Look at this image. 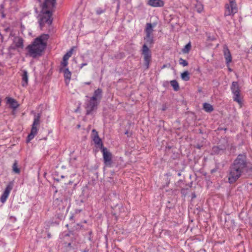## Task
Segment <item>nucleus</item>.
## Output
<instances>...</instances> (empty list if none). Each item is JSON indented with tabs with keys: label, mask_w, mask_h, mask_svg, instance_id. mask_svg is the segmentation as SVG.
Segmentation results:
<instances>
[{
	"label": "nucleus",
	"mask_w": 252,
	"mask_h": 252,
	"mask_svg": "<svg viewBox=\"0 0 252 252\" xmlns=\"http://www.w3.org/2000/svg\"><path fill=\"white\" fill-rule=\"evenodd\" d=\"M242 176L252 177V163L246 153L239 154L231 163L227 174L228 183L233 184Z\"/></svg>",
	"instance_id": "obj_1"
},
{
	"label": "nucleus",
	"mask_w": 252,
	"mask_h": 252,
	"mask_svg": "<svg viewBox=\"0 0 252 252\" xmlns=\"http://www.w3.org/2000/svg\"><path fill=\"white\" fill-rule=\"evenodd\" d=\"M153 25L152 23H147L144 30L145 36H144V43L141 49V54L143 56V66L145 69H149L150 63L152 60V53L150 48L152 47L155 43L153 34Z\"/></svg>",
	"instance_id": "obj_2"
},
{
	"label": "nucleus",
	"mask_w": 252,
	"mask_h": 252,
	"mask_svg": "<svg viewBox=\"0 0 252 252\" xmlns=\"http://www.w3.org/2000/svg\"><path fill=\"white\" fill-rule=\"evenodd\" d=\"M49 37V34L43 33L34 38L25 48L27 51L26 57H30L33 59L41 57L46 49Z\"/></svg>",
	"instance_id": "obj_3"
},
{
	"label": "nucleus",
	"mask_w": 252,
	"mask_h": 252,
	"mask_svg": "<svg viewBox=\"0 0 252 252\" xmlns=\"http://www.w3.org/2000/svg\"><path fill=\"white\" fill-rule=\"evenodd\" d=\"M92 133L94 135L93 141L94 144L97 146V147L100 149L102 153L104 167H112L115 166L118 167L119 164L113 161L112 154L109 150L104 146L102 139L98 136V132L95 129H93ZM104 169H105V167H104Z\"/></svg>",
	"instance_id": "obj_4"
},
{
	"label": "nucleus",
	"mask_w": 252,
	"mask_h": 252,
	"mask_svg": "<svg viewBox=\"0 0 252 252\" xmlns=\"http://www.w3.org/2000/svg\"><path fill=\"white\" fill-rule=\"evenodd\" d=\"M77 184H74L70 189H69L66 192L63 194L62 197L57 198L54 201L55 205L57 206V209L63 211L68 212L71 206V196L73 193V190L75 189Z\"/></svg>",
	"instance_id": "obj_5"
},
{
	"label": "nucleus",
	"mask_w": 252,
	"mask_h": 252,
	"mask_svg": "<svg viewBox=\"0 0 252 252\" xmlns=\"http://www.w3.org/2000/svg\"><path fill=\"white\" fill-rule=\"evenodd\" d=\"M102 90L100 88H98L95 90L93 95L90 99L85 103V109L86 111V115H93L94 112L97 109V106L99 103L100 100L102 98Z\"/></svg>",
	"instance_id": "obj_6"
},
{
	"label": "nucleus",
	"mask_w": 252,
	"mask_h": 252,
	"mask_svg": "<svg viewBox=\"0 0 252 252\" xmlns=\"http://www.w3.org/2000/svg\"><path fill=\"white\" fill-rule=\"evenodd\" d=\"M89 195L88 186L86 185L82 188V192L79 196L75 199L76 204L79 206H82L87 201Z\"/></svg>",
	"instance_id": "obj_7"
},
{
	"label": "nucleus",
	"mask_w": 252,
	"mask_h": 252,
	"mask_svg": "<svg viewBox=\"0 0 252 252\" xmlns=\"http://www.w3.org/2000/svg\"><path fill=\"white\" fill-rule=\"evenodd\" d=\"M229 4L225 5V10L224 16L234 15L238 12L237 5L236 0H229Z\"/></svg>",
	"instance_id": "obj_8"
},
{
	"label": "nucleus",
	"mask_w": 252,
	"mask_h": 252,
	"mask_svg": "<svg viewBox=\"0 0 252 252\" xmlns=\"http://www.w3.org/2000/svg\"><path fill=\"white\" fill-rule=\"evenodd\" d=\"M14 185V181L12 180L8 182V184L6 185L5 189H4L3 192H2L0 197V201L4 203L6 202L7 198L9 196L10 192L11 190L12 189L13 186Z\"/></svg>",
	"instance_id": "obj_9"
},
{
	"label": "nucleus",
	"mask_w": 252,
	"mask_h": 252,
	"mask_svg": "<svg viewBox=\"0 0 252 252\" xmlns=\"http://www.w3.org/2000/svg\"><path fill=\"white\" fill-rule=\"evenodd\" d=\"M41 12L43 14L47 15L48 17H46V16H43L41 18V21H43V22L47 23L49 25H50L52 24L53 22V19L51 18L53 11L52 9H43L42 8Z\"/></svg>",
	"instance_id": "obj_10"
},
{
	"label": "nucleus",
	"mask_w": 252,
	"mask_h": 252,
	"mask_svg": "<svg viewBox=\"0 0 252 252\" xmlns=\"http://www.w3.org/2000/svg\"><path fill=\"white\" fill-rule=\"evenodd\" d=\"M112 211H111V214L112 216L115 217V220L116 221H117L118 220V213L116 212V211L117 210H119V213H120L123 211H124V208L123 207V204L120 203H117L116 204H113V205L111 206Z\"/></svg>",
	"instance_id": "obj_11"
},
{
	"label": "nucleus",
	"mask_w": 252,
	"mask_h": 252,
	"mask_svg": "<svg viewBox=\"0 0 252 252\" xmlns=\"http://www.w3.org/2000/svg\"><path fill=\"white\" fill-rule=\"evenodd\" d=\"M57 0H44V1L42 3L41 7L43 9H54L56 8L57 4Z\"/></svg>",
	"instance_id": "obj_12"
},
{
	"label": "nucleus",
	"mask_w": 252,
	"mask_h": 252,
	"mask_svg": "<svg viewBox=\"0 0 252 252\" xmlns=\"http://www.w3.org/2000/svg\"><path fill=\"white\" fill-rule=\"evenodd\" d=\"M74 46L72 47L69 51H68L66 54L63 56V61L61 63V64L63 66L65 67L68 64V60L71 56Z\"/></svg>",
	"instance_id": "obj_13"
},
{
	"label": "nucleus",
	"mask_w": 252,
	"mask_h": 252,
	"mask_svg": "<svg viewBox=\"0 0 252 252\" xmlns=\"http://www.w3.org/2000/svg\"><path fill=\"white\" fill-rule=\"evenodd\" d=\"M37 127H32L30 132L28 134L26 142L27 143H29L30 141L33 139L34 136L37 134L38 132Z\"/></svg>",
	"instance_id": "obj_14"
},
{
	"label": "nucleus",
	"mask_w": 252,
	"mask_h": 252,
	"mask_svg": "<svg viewBox=\"0 0 252 252\" xmlns=\"http://www.w3.org/2000/svg\"><path fill=\"white\" fill-rule=\"evenodd\" d=\"M6 103L9 105V107L13 110L16 109L19 106L18 102L12 97H6Z\"/></svg>",
	"instance_id": "obj_15"
},
{
	"label": "nucleus",
	"mask_w": 252,
	"mask_h": 252,
	"mask_svg": "<svg viewBox=\"0 0 252 252\" xmlns=\"http://www.w3.org/2000/svg\"><path fill=\"white\" fill-rule=\"evenodd\" d=\"M13 43L15 45V47H17L18 48L23 49L24 47V40L20 36L14 37Z\"/></svg>",
	"instance_id": "obj_16"
},
{
	"label": "nucleus",
	"mask_w": 252,
	"mask_h": 252,
	"mask_svg": "<svg viewBox=\"0 0 252 252\" xmlns=\"http://www.w3.org/2000/svg\"><path fill=\"white\" fill-rule=\"evenodd\" d=\"M217 146L220 147L225 153L227 147L228 146L227 139L226 138H221L219 140Z\"/></svg>",
	"instance_id": "obj_17"
},
{
	"label": "nucleus",
	"mask_w": 252,
	"mask_h": 252,
	"mask_svg": "<svg viewBox=\"0 0 252 252\" xmlns=\"http://www.w3.org/2000/svg\"><path fill=\"white\" fill-rule=\"evenodd\" d=\"M162 0H149L147 4L152 7H162L164 5Z\"/></svg>",
	"instance_id": "obj_18"
},
{
	"label": "nucleus",
	"mask_w": 252,
	"mask_h": 252,
	"mask_svg": "<svg viewBox=\"0 0 252 252\" xmlns=\"http://www.w3.org/2000/svg\"><path fill=\"white\" fill-rule=\"evenodd\" d=\"M176 202L173 199H171L170 200H168L166 205V209L165 210V212L166 214H169L170 212V209H173L175 207Z\"/></svg>",
	"instance_id": "obj_19"
},
{
	"label": "nucleus",
	"mask_w": 252,
	"mask_h": 252,
	"mask_svg": "<svg viewBox=\"0 0 252 252\" xmlns=\"http://www.w3.org/2000/svg\"><path fill=\"white\" fill-rule=\"evenodd\" d=\"M175 171L178 172L177 175L178 176H181V172L184 169V165L181 161H179L175 162Z\"/></svg>",
	"instance_id": "obj_20"
},
{
	"label": "nucleus",
	"mask_w": 252,
	"mask_h": 252,
	"mask_svg": "<svg viewBox=\"0 0 252 252\" xmlns=\"http://www.w3.org/2000/svg\"><path fill=\"white\" fill-rule=\"evenodd\" d=\"M67 212H63V211L61 210H57L55 215V219H59L61 221L65 219V216Z\"/></svg>",
	"instance_id": "obj_21"
},
{
	"label": "nucleus",
	"mask_w": 252,
	"mask_h": 252,
	"mask_svg": "<svg viewBox=\"0 0 252 252\" xmlns=\"http://www.w3.org/2000/svg\"><path fill=\"white\" fill-rule=\"evenodd\" d=\"M224 152L221 150V149L218 147V146L216 145L213 146L211 150V155H221L224 154Z\"/></svg>",
	"instance_id": "obj_22"
},
{
	"label": "nucleus",
	"mask_w": 252,
	"mask_h": 252,
	"mask_svg": "<svg viewBox=\"0 0 252 252\" xmlns=\"http://www.w3.org/2000/svg\"><path fill=\"white\" fill-rule=\"evenodd\" d=\"M224 56L226 60V64L227 66H228L229 63L232 62V57L227 48H226V50H224Z\"/></svg>",
	"instance_id": "obj_23"
},
{
	"label": "nucleus",
	"mask_w": 252,
	"mask_h": 252,
	"mask_svg": "<svg viewBox=\"0 0 252 252\" xmlns=\"http://www.w3.org/2000/svg\"><path fill=\"white\" fill-rule=\"evenodd\" d=\"M63 72L65 82L66 84H68L71 79V73L68 68H65L63 70Z\"/></svg>",
	"instance_id": "obj_24"
},
{
	"label": "nucleus",
	"mask_w": 252,
	"mask_h": 252,
	"mask_svg": "<svg viewBox=\"0 0 252 252\" xmlns=\"http://www.w3.org/2000/svg\"><path fill=\"white\" fill-rule=\"evenodd\" d=\"M230 89L232 93H236L241 91L238 82L237 81H233L232 83Z\"/></svg>",
	"instance_id": "obj_25"
},
{
	"label": "nucleus",
	"mask_w": 252,
	"mask_h": 252,
	"mask_svg": "<svg viewBox=\"0 0 252 252\" xmlns=\"http://www.w3.org/2000/svg\"><path fill=\"white\" fill-rule=\"evenodd\" d=\"M28 83V72L24 70L23 71L22 74V86L23 87H26L27 86Z\"/></svg>",
	"instance_id": "obj_26"
},
{
	"label": "nucleus",
	"mask_w": 252,
	"mask_h": 252,
	"mask_svg": "<svg viewBox=\"0 0 252 252\" xmlns=\"http://www.w3.org/2000/svg\"><path fill=\"white\" fill-rule=\"evenodd\" d=\"M12 171L13 173L17 174H20L21 172L20 168L18 166V162L17 160H15L12 166Z\"/></svg>",
	"instance_id": "obj_27"
},
{
	"label": "nucleus",
	"mask_w": 252,
	"mask_h": 252,
	"mask_svg": "<svg viewBox=\"0 0 252 252\" xmlns=\"http://www.w3.org/2000/svg\"><path fill=\"white\" fill-rule=\"evenodd\" d=\"M233 94V99L234 101L237 102L240 105H242V101L241 97L240 92L232 93Z\"/></svg>",
	"instance_id": "obj_28"
},
{
	"label": "nucleus",
	"mask_w": 252,
	"mask_h": 252,
	"mask_svg": "<svg viewBox=\"0 0 252 252\" xmlns=\"http://www.w3.org/2000/svg\"><path fill=\"white\" fill-rule=\"evenodd\" d=\"M203 109L206 112L210 113L214 110L213 106L210 103L205 102L203 104Z\"/></svg>",
	"instance_id": "obj_29"
},
{
	"label": "nucleus",
	"mask_w": 252,
	"mask_h": 252,
	"mask_svg": "<svg viewBox=\"0 0 252 252\" xmlns=\"http://www.w3.org/2000/svg\"><path fill=\"white\" fill-rule=\"evenodd\" d=\"M182 79L185 81H188L189 80V73L188 71H185L181 74Z\"/></svg>",
	"instance_id": "obj_30"
},
{
	"label": "nucleus",
	"mask_w": 252,
	"mask_h": 252,
	"mask_svg": "<svg viewBox=\"0 0 252 252\" xmlns=\"http://www.w3.org/2000/svg\"><path fill=\"white\" fill-rule=\"evenodd\" d=\"M170 83L175 91H178L179 90L180 87L179 83L176 80H172Z\"/></svg>",
	"instance_id": "obj_31"
},
{
	"label": "nucleus",
	"mask_w": 252,
	"mask_h": 252,
	"mask_svg": "<svg viewBox=\"0 0 252 252\" xmlns=\"http://www.w3.org/2000/svg\"><path fill=\"white\" fill-rule=\"evenodd\" d=\"M40 116L41 114L40 113H37L34 116V121L31 126H35L39 124Z\"/></svg>",
	"instance_id": "obj_32"
},
{
	"label": "nucleus",
	"mask_w": 252,
	"mask_h": 252,
	"mask_svg": "<svg viewBox=\"0 0 252 252\" xmlns=\"http://www.w3.org/2000/svg\"><path fill=\"white\" fill-rule=\"evenodd\" d=\"M191 43L190 42H189L188 43H187L184 47V48H183L182 49V52L184 54H187L188 53L189 51L190 50V49H191Z\"/></svg>",
	"instance_id": "obj_33"
},
{
	"label": "nucleus",
	"mask_w": 252,
	"mask_h": 252,
	"mask_svg": "<svg viewBox=\"0 0 252 252\" xmlns=\"http://www.w3.org/2000/svg\"><path fill=\"white\" fill-rule=\"evenodd\" d=\"M83 225L80 223L74 224L73 226L71 228L72 230H73V232L75 231H78L81 230L83 228Z\"/></svg>",
	"instance_id": "obj_34"
},
{
	"label": "nucleus",
	"mask_w": 252,
	"mask_h": 252,
	"mask_svg": "<svg viewBox=\"0 0 252 252\" xmlns=\"http://www.w3.org/2000/svg\"><path fill=\"white\" fill-rule=\"evenodd\" d=\"M195 9L197 12L201 13L203 10V5L199 2H197L195 5Z\"/></svg>",
	"instance_id": "obj_35"
},
{
	"label": "nucleus",
	"mask_w": 252,
	"mask_h": 252,
	"mask_svg": "<svg viewBox=\"0 0 252 252\" xmlns=\"http://www.w3.org/2000/svg\"><path fill=\"white\" fill-rule=\"evenodd\" d=\"M175 148L174 147V146L173 145H170L167 144L166 145V146H165V151L166 154H168L169 153H170V150H171V151H172V150L174 151V150H175Z\"/></svg>",
	"instance_id": "obj_36"
},
{
	"label": "nucleus",
	"mask_w": 252,
	"mask_h": 252,
	"mask_svg": "<svg viewBox=\"0 0 252 252\" xmlns=\"http://www.w3.org/2000/svg\"><path fill=\"white\" fill-rule=\"evenodd\" d=\"M61 220L59 219H56L55 217L52 218V219L50 221L51 224L53 225H58L60 223Z\"/></svg>",
	"instance_id": "obj_37"
},
{
	"label": "nucleus",
	"mask_w": 252,
	"mask_h": 252,
	"mask_svg": "<svg viewBox=\"0 0 252 252\" xmlns=\"http://www.w3.org/2000/svg\"><path fill=\"white\" fill-rule=\"evenodd\" d=\"M207 40L214 41L216 40V37L214 35H211L210 33H206Z\"/></svg>",
	"instance_id": "obj_38"
},
{
	"label": "nucleus",
	"mask_w": 252,
	"mask_h": 252,
	"mask_svg": "<svg viewBox=\"0 0 252 252\" xmlns=\"http://www.w3.org/2000/svg\"><path fill=\"white\" fill-rule=\"evenodd\" d=\"M204 144L203 143V141L200 143H197L192 145V146L194 148H196L198 149H201L202 147H204Z\"/></svg>",
	"instance_id": "obj_39"
},
{
	"label": "nucleus",
	"mask_w": 252,
	"mask_h": 252,
	"mask_svg": "<svg viewBox=\"0 0 252 252\" xmlns=\"http://www.w3.org/2000/svg\"><path fill=\"white\" fill-rule=\"evenodd\" d=\"M87 235L88 236V240L89 241H90L91 242H93L94 239H93V231L92 230H90L87 233Z\"/></svg>",
	"instance_id": "obj_40"
},
{
	"label": "nucleus",
	"mask_w": 252,
	"mask_h": 252,
	"mask_svg": "<svg viewBox=\"0 0 252 252\" xmlns=\"http://www.w3.org/2000/svg\"><path fill=\"white\" fill-rule=\"evenodd\" d=\"M189 190L188 188H182L181 189V193L182 194V196L186 197L188 193V191Z\"/></svg>",
	"instance_id": "obj_41"
},
{
	"label": "nucleus",
	"mask_w": 252,
	"mask_h": 252,
	"mask_svg": "<svg viewBox=\"0 0 252 252\" xmlns=\"http://www.w3.org/2000/svg\"><path fill=\"white\" fill-rule=\"evenodd\" d=\"M179 63L182 65L183 66H187L189 64L188 62L185 60L183 59L182 58H180L179 60Z\"/></svg>",
	"instance_id": "obj_42"
},
{
	"label": "nucleus",
	"mask_w": 252,
	"mask_h": 252,
	"mask_svg": "<svg viewBox=\"0 0 252 252\" xmlns=\"http://www.w3.org/2000/svg\"><path fill=\"white\" fill-rule=\"evenodd\" d=\"M171 152L173 153V155L171 157L172 159H177L179 158V154L178 153H176L175 151L173 150Z\"/></svg>",
	"instance_id": "obj_43"
},
{
	"label": "nucleus",
	"mask_w": 252,
	"mask_h": 252,
	"mask_svg": "<svg viewBox=\"0 0 252 252\" xmlns=\"http://www.w3.org/2000/svg\"><path fill=\"white\" fill-rule=\"evenodd\" d=\"M198 132L200 134L203 135V136L202 137V138L203 139H205L206 137H207V131L206 130L204 131V130H203L201 128H199L198 129Z\"/></svg>",
	"instance_id": "obj_44"
},
{
	"label": "nucleus",
	"mask_w": 252,
	"mask_h": 252,
	"mask_svg": "<svg viewBox=\"0 0 252 252\" xmlns=\"http://www.w3.org/2000/svg\"><path fill=\"white\" fill-rule=\"evenodd\" d=\"M74 233L73 232V230L70 229H68V232L64 234V237H69L71 235H74Z\"/></svg>",
	"instance_id": "obj_45"
},
{
	"label": "nucleus",
	"mask_w": 252,
	"mask_h": 252,
	"mask_svg": "<svg viewBox=\"0 0 252 252\" xmlns=\"http://www.w3.org/2000/svg\"><path fill=\"white\" fill-rule=\"evenodd\" d=\"M18 48L17 47H15V45L13 43L12 44L10 45V46H9L8 48V51L9 52H10L11 51H14L16 49H18Z\"/></svg>",
	"instance_id": "obj_46"
},
{
	"label": "nucleus",
	"mask_w": 252,
	"mask_h": 252,
	"mask_svg": "<svg viewBox=\"0 0 252 252\" xmlns=\"http://www.w3.org/2000/svg\"><path fill=\"white\" fill-rule=\"evenodd\" d=\"M172 175V174L170 172H168L165 174V176L167 177L166 179V182L167 183V184H170V179L168 178V177L171 176Z\"/></svg>",
	"instance_id": "obj_47"
},
{
	"label": "nucleus",
	"mask_w": 252,
	"mask_h": 252,
	"mask_svg": "<svg viewBox=\"0 0 252 252\" xmlns=\"http://www.w3.org/2000/svg\"><path fill=\"white\" fill-rule=\"evenodd\" d=\"M169 107V105L167 103H165L162 104L161 108V110L162 111H166Z\"/></svg>",
	"instance_id": "obj_48"
},
{
	"label": "nucleus",
	"mask_w": 252,
	"mask_h": 252,
	"mask_svg": "<svg viewBox=\"0 0 252 252\" xmlns=\"http://www.w3.org/2000/svg\"><path fill=\"white\" fill-rule=\"evenodd\" d=\"M183 183V180H179L175 184V186L178 188H181L182 184Z\"/></svg>",
	"instance_id": "obj_49"
},
{
	"label": "nucleus",
	"mask_w": 252,
	"mask_h": 252,
	"mask_svg": "<svg viewBox=\"0 0 252 252\" xmlns=\"http://www.w3.org/2000/svg\"><path fill=\"white\" fill-rule=\"evenodd\" d=\"M69 221L71 222L70 224H73L75 222V219L73 214H72L69 218Z\"/></svg>",
	"instance_id": "obj_50"
},
{
	"label": "nucleus",
	"mask_w": 252,
	"mask_h": 252,
	"mask_svg": "<svg viewBox=\"0 0 252 252\" xmlns=\"http://www.w3.org/2000/svg\"><path fill=\"white\" fill-rule=\"evenodd\" d=\"M53 225L52 224H51L50 222L49 221L47 223H46L45 228V231H49V229L51 226Z\"/></svg>",
	"instance_id": "obj_51"
},
{
	"label": "nucleus",
	"mask_w": 252,
	"mask_h": 252,
	"mask_svg": "<svg viewBox=\"0 0 252 252\" xmlns=\"http://www.w3.org/2000/svg\"><path fill=\"white\" fill-rule=\"evenodd\" d=\"M218 169H219V166L216 165V166L214 168L211 170V171H210L211 173L212 174L215 173V172H216L218 171Z\"/></svg>",
	"instance_id": "obj_52"
},
{
	"label": "nucleus",
	"mask_w": 252,
	"mask_h": 252,
	"mask_svg": "<svg viewBox=\"0 0 252 252\" xmlns=\"http://www.w3.org/2000/svg\"><path fill=\"white\" fill-rule=\"evenodd\" d=\"M227 128L225 127H218L217 129H216V131H226Z\"/></svg>",
	"instance_id": "obj_53"
},
{
	"label": "nucleus",
	"mask_w": 252,
	"mask_h": 252,
	"mask_svg": "<svg viewBox=\"0 0 252 252\" xmlns=\"http://www.w3.org/2000/svg\"><path fill=\"white\" fill-rule=\"evenodd\" d=\"M230 226H235L236 225H235V220L234 219H231L230 220Z\"/></svg>",
	"instance_id": "obj_54"
},
{
	"label": "nucleus",
	"mask_w": 252,
	"mask_h": 252,
	"mask_svg": "<svg viewBox=\"0 0 252 252\" xmlns=\"http://www.w3.org/2000/svg\"><path fill=\"white\" fill-rule=\"evenodd\" d=\"M113 179H114L113 176H110L108 178V182H110L111 183L114 184V181Z\"/></svg>",
	"instance_id": "obj_55"
},
{
	"label": "nucleus",
	"mask_w": 252,
	"mask_h": 252,
	"mask_svg": "<svg viewBox=\"0 0 252 252\" xmlns=\"http://www.w3.org/2000/svg\"><path fill=\"white\" fill-rule=\"evenodd\" d=\"M125 134L127 135V137H130L132 133L131 131H129L127 130L125 131Z\"/></svg>",
	"instance_id": "obj_56"
},
{
	"label": "nucleus",
	"mask_w": 252,
	"mask_h": 252,
	"mask_svg": "<svg viewBox=\"0 0 252 252\" xmlns=\"http://www.w3.org/2000/svg\"><path fill=\"white\" fill-rule=\"evenodd\" d=\"M52 187L53 189H55L54 194L57 193L58 191L57 186L54 184L52 185Z\"/></svg>",
	"instance_id": "obj_57"
},
{
	"label": "nucleus",
	"mask_w": 252,
	"mask_h": 252,
	"mask_svg": "<svg viewBox=\"0 0 252 252\" xmlns=\"http://www.w3.org/2000/svg\"><path fill=\"white\" fill-rule=\"evenodd\" d=\"M45 232L47 234V238L48 239H51L52 238V235L49 231H45Z\"/></svg>",
	"instance_id": "obj_58"
},
{
	"label": "nucleus",
	"mask_w": 252,
	"mask_h": 252,
	"mask_svg": "<svg viewBox=\"0 0 252 252\" xmlns=\"http://www.w3.org/2000/svg\"><path fill=\"white\" fill-rule=\"evenodd\" d=\"M10 219L11 220V221L13 222H15L17 220L16 218L14 216H11Z\"/></svg>",
	"instance_id": "obj_59"
},
{
	"label": "nucleus",
	"mask_w": 252,
	"mask_h": 252,
	"mask_svg": "<svg viewBox=\"0 0 252 252\" xmlns=\"http://www.w3.org/2000/svg\"><path fill=\"white\" fill-rule=\"evenodd\" d=\"M103 12H104V10H101V9H97V10H96V13H97V14H101V13H103Z\"/></svg>",
	"instance_id": "obj_60"
},
{
	"label": "nucleus",
	"mask_w": 252,
	"mask_h": 252,
	"mask_svg": "<svg viewBox=\"0 0 252 252\" xmlns=\"http://www.w3.org/2000/svg\"><path fill=\"white\" fill-rule=\"evenodd\" d=\"M66 187L68 186L72 185L73 184V182L71 181H69L67 183H64Z\"/></svg>",
	"instance_id": "obj_61"
},
{
	"label": "nucleus",
	"mask_w": 252,
	"mask_h": 252,
	"mask_svg": "<svg viewBox=\"0 0 252 252\" xmlns=\"http://www.w3.org/2000/svg\"><path fill=\"white\" fill-rule=\"evenodd\" d=\"M64 244H65V247H66L70 248L72 247L71 243H65Z\"/></svg>",
	"instance_id": "obj_62"
},
{
	"label": "nucleus",
	"mask_w": 252,
	"mask_h": 252,
	"mask_svg": "<svg viewBox=\"0 0 252 252\" xmlns=\"http://www.w3.org/2000/svg\"><path fill=\"white\" fill-rule=\"evenodd\" d=\"M81 252H89V249L88 248H86L84 250H81Z\"/></svg>",
	"instance_id": "obj_63"
},
{
	"label": "nucleus",
	"mask_w": 252,
	"mask_h": 252,
	"mask_svg": "<svg viewBox=\"0 0 252 252\" xmlns=\"http://www.w3.org/2000/svg\"><path fill=\"white\" fill-rule=\"evenodd\" d=\"M45 22H43V21H41L39 22V25L41 28H42L44 26V24Z\"/></svg>",
	"instance_id": "obj_64"
}]
</instances>
